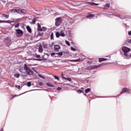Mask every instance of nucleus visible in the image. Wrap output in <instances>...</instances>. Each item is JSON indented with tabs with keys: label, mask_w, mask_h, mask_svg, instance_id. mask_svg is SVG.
Masks as SVG:
<instances>
[{
	"label": "nucleus",
	"mask_w": 131,
	"mask_h": 131,
	"mask_svg": "<svg viewBox=\"0 0 131 131\" xmlns=\"http://www.w3.org/2000/svg\"><path fill=\"white\" fill-rule=\"evenodd\" d=\"M61 23H62V21H61V18L60 17H58L55 19L56 26H59Z\"/></svg>",
	"instance_id": "423d86ee"
},
{
	"label": "nucleus",
	"mask_w": 131,
	"mask_h": 131,
	"mask_svg": "<svg viewBox=\"0 0 131 131\" xmlns=\"http://www.w3.org/2000/svg\"><path fill=\"white\" fill-rule=\"evenodd\" d=\"M15 97H18V95H13V97L11 98V99H14V98H15Z\"/></svg>",
	"instance_id": "a19ab883"
},
{
	"label": "nucleus",
	"mask_w": 131,
	"mask_h": 131,
	"mask_svg": "<svg viewBox=\"0 0 131 131\" xmlns=\"http://www.w3.org/2000/svg\"><path fill=\"white\" fill-rule=\"evenodd\" d=\"M39 77H41V78H45L41 76L40 75H39Z\"/></svg>",
	"instance_id": "de8ad7c7"
},
{
	"label": "nucleus",
	"mask_w": 131,
	"mask_h": 131,
	"mask_svg": "<svg viewBox=\"0 0 131 131\" xmlns=\"http://www.w3.org/2000/svg\"><path fill=\"white\" fill-rule=\"evenodd\" d=\"M16 88H17V89H18V90H20V85H16L15 86Z\"/></svg>",
	"instance_id": "37998d69"
},
{
	"label": "nucleus",
	"mask_w": 131,
	"mask_h": 131,
	"mask_svg": "<svg viewBox=\"0 0 131 131\" xmlns=\"http://www.w3.org/2000/svg\"><path fill=\"white\" fill-rule=\"evenodd\" d=\"M112 15H114V14H112Z\"/></svg>",
	"instance_id": "6e6d98bb"
},
{
	"label": "nucleus",
	"mask_w": 131,
	"mask_h": 131,
	"mask_svg": "<svg viewBox=\"0 0 131 131\" xmlns=\"http://www.w3.org/2000/svg\"><path fill=\"white\" fill-rule=\"evenodd\" d=\"M77 93H78V94H81V93H83V91L82 90H77Z\"/></svg>",
	"instance_id": "72a5a7b5"
},
{
	"label": "nucleus",
	"mask_w": 131,
	"mask_h": 131,
	"mask_svg": "<svg viewBox=\"0 0 131 131\" xmlns=\"http://www.w3.org/2000/svg\"><path fill=\"white\" fill-rule=\"evenodd\" d=\"M55 55H56V53H52L51 54V56H52V57H54V56H55Z\"/></svg>",
	"instance_id": "58836bf2"
},
{
	"label": "nucleus",
	"mask_w": 131,
	"mask_h": 131,
	"mask_svg": "<svg viewBox=\"0 0 131 131\" xmlns=\"http://www.w3.org/2000/svg\"><path fill=\"white\" fill-rule=\"evenodd\" d=\"M41 26L40 25V24H39V23L37 24V30L38 31H41Z\"/></svg>",
	"instance_id": "4468645a"
},
{
	"label": "nucleus",
	"mask_w": 131,
	"mask_h": 131,
	"mask_svg": "<svg viewBox=\"0 0 131 131\" xmlns=\"http://www.w3.org/2000/svg\"><path fill=\"white\" fill-rule=\"evenodd\" d=\"M91 92V89L90 88H88L86 89H85V93H86V94H88V93Z\"/></svg>",
	"instance_id": "b1692460"
},
{
	"label": "nucleus",
	"mask_w": 131,
	"mask_h": 131,
	"mask_svg": "<svg viewBox=\"0 0 131 131\" xmlns=\"http://www.w3.org/2000/svg\"><path fill=\"white\" fill-rule=\"evenodd\" d=\"M24 69L28 75H33V71H32L30 68H29V67H28V65L25 64H24Z\"/></svg>",
	"instance_id": "f03ea898"
},
{
	"label": "nucleus",
	"mask_w": 131,
	"mask_h": 131,
	"mask_svg": "<svg viewBox=\"0 0 131 131\" xmlns=\"http://www.w3.org/2000/svg\"><path fill=\"white\" fill-rule=\"evenodd\" d=\"M42 35H43V33L39 32L38 33L37 36H42Z\"/></svg>",
	"instance_id": "c756f323"
},
{
	"label": "nucleus",
	"mask_w": 131,
	"mask_h": 131,
	"mask_svg": "<svg viewBox=\"0 0 131 131\" xmlns=\"http://www.w3.org/2000/svg\"><path fill=\"white\" fill-rule=\"evenodd\" d=\"M71 61V62H82V61H83V59L79 58L77 59H73Z\"/></svg>",
	"instance_id": "9d476101"
},
{
	"label": "nucleus",
	"mask_w": 131,
	"mask_h": 131,
	"mask_svg": "<svg viewBox=\"0 0 131 131\" xmlns=\"http://www.w3.org/2000/svg\"><path fill=\"white\" fill-rule=\"evenodd\" d=\"M55 35H56V37L57 38L60 37V33H59V32H56L55 33Z\"/></svg>",
	"instance_id": "412c9836"
},
{
	"label": "nucleus",
	"mask_w": 131,
	"mask_h": 131,
	"mask_svg": "<svg viewBox=\"0 0 131 131\" xmlns=\"http://www.w3.org/2000/svg\"><path fill=\"white\" fill-rule=\"evenodd\" d=\"M102 65H107V63H102Z\"/></svg>",
	"instance_id": "09e8293b"
},
{
	"label": "nucleus",
	"mask_w": 131,
	"mask_h": 131,
	"mask_svg": "<svg viewBox=\"0 0 131 131\" xmlns=\"http://www.w3.org/2000/svg\"><path fill=\"white\" fill-rule=\"evenodd\" d=\"M60 49H61V47L58 45H54V51L55 52H59Z\"/></svg>",
	"instance_id": "6e6552de"
},
{
	"label": "nucleus",
	"mask_w": 131,
	"mask_h": 131,
	"mask_svg": "<svg viewBox=\"0 0 131 131\" xmlns=\"http://www.w3.org/2000/svg\"><path fill=\"white\" fill-rule=\"evenodd\" d=\"M43 50L42 49V47L41 46H40L39 48V53H42Z\"/></svg>",
	"instance_id": "4be33fe9"
},
{
	"label": "nucleus",
	"mask_w": 131,
	"mask_h": 131,
	"mask_svg": "<svg viewBox=\"0 0 131 131\" xmlns=\"http://www.w3.org/2000/svg\"><path fill=\"white\" fill-rule=\"evenodd\" d=\"M47 31V28L43 27L41 28V31Z\"/></svg>",
	"instance_id": "7c9ffc66"
},
{
	"label": "nucleus",
	"mask_w": 131,
	"mask_h": 131,
	"mask_svg": "<svg viewBox=\"0 0 131 131\" xmlns=\"http://www.w3.org/2000/svg\"><path fill=\"white\" fill-rule=\"evenodd\" d=\"M87 63L88 64H89V65H91V64H92V63H93V61H88Z\"/></svg>",
	"instance_id": "4c0bfd02"
},
{
	"label": "nucleus",
	"mask_w": 131,
	"mask_h": 131,
	"mask_svg": "<svg viewBox=\"0 0 131 131\" xmlns=\"http://www.w3.org/2000/svg\"><path fill=\"white\" fill-rule=\"evenodd\" d=\"M94 17H95V15L94 14H90L86 16V18H94Z\"/></svg>",
	"instance_id": "6ab92c4d"
},
{
	"label": "nucleus",
	"mask_w": 131,
	"mask_h": 131,
	"mask_svg": "<svg viewBox=\"0 0 131 131\" xmlns=\"http://www.w3.org/2000/svg\"><path fill=\"white\" fill-rule=\"evenodd\" d=\"M107 60H109V59H107V58H99V62L101 63V62H103V61H107Z\"/></svg>",
	"instance_id": "2eb2a0df"
},
{
	"label": "nucleus",
	"mask_w": 131,
	"mask_h": 131,
	"mask_svg": "<svg viewBox=\"0 0 131 131\" xmlns=\"http://www.w3.org/2000/svg\"><path fill=\"white\" fill-rule=\"evenodd\" d=\"M3 16L6 18V19H8V18H9V15H8V14H3Z\"/></svg>",
	"instance_id": "a878e982"
},
{
	"label": "nucleus",
	"mask_w": 131,
	"mask_h": 131,
	"mask_svg": "<svg viewBox=\"0 0 131 131\" xmlns=\"http://www.w3.org/2000/svg\"><path fill=\"white\" fill-rule=\"evenodd\" d=\"M5 42H7V43H10L11 42V38L9 37H7L5 39Z\"/></svg>",
	"instance_id": "9b49d317"
},
{
	"label": "nucleus",
	"mask_w": 131,
	"mask_h": 131,
	"mask_svg": "<svg viewBox=\"0 0 131 131\" xmlns=\"http://www.w3.org/2000/svg\"><path fill=\"white\" fill-rule=\"evenodd\" d=\"M36 58H40V55H36Z\"/></svg>",
	"instance_id": "a18cd8bd"
},
{
	"label": "nucleus",
	"mask_w": 131,
	"mask_h": 131,
	"mask_svg": "<svg viewBox=\"0 0 131 131\" xmlns=\"http://www.w3.org/2000/svg\"><path fill=\"white\" fill-rule=\"evenodd\" d=\"M61 88H60V87H58V88H57V90L58 91H60V90H61Z\"/></svg>",
	"instance_id": "49530a36"
},
{
	"label": "nucleus",
	"mask_w": 131,
	"mask_h": 131,
	"mask_svg": "<svg viewBox=\"0 0 131 131\" xmlns=\"http://www.w3.org/2000/svg\"><path fill=\"white\" fill-rule=\"evenodd\" d=\"M65 42L66 45H67V46H70V42L69 41H68L67 40H66Z\"/></svg>",
	"instance_id": "c85d7f7f"
},
{
	"label": "nucleus",
	"mask_w": 131,
	"mask_h": 131,
	"mask_svg": "<svg viewBox=\"0 0 131 131\" xmlns=\"http://www.w3.org/2000/svg\"><path fill=\"white\" fill-rule=\"evenodd\" d=\"M1 131H3V129H2V130Z\"/></svg>",
	"instance_id": "5fc2aeb1"
},
{
	"label": "nucleus",
	"mask_w": 131,
	"mask_h": 131,
	"mask_svg": "<svg viewBox=\"0 0 131 131\" xmlns=\"http://www.w3.org/2000/svg\"><path fill=\"white\" fill-rule=\"evenodd\" d=\"M129 57L131 58V54H130Z\"/></svg>",
	"instance_id": "603ef678"
},
{
	"label": "nucleus",
	"mask_w": 131,
	"mask_h": 131,
	"mask_svg": "<svg viewBox=\"0 0 131 131\" xmlns=\"http://www.w3.org/2000/svg\"><path fill=\"white\" fill-rule=\"evenodd\" d=\"M84 96H88V95H86V94H84Z\"/></svg>",
	"instance_id": "864d4df0"
},
{
	"label": "nucleus",
	"mask_w": 131,
	"mask_h": 131,
	"mask_svg": "<svg viewBox=\"0 0 131 131\" xmlns=\"http://www.w3.org/2000/svg\"><path fill=\"white\" fill-rule=\"evenodd\" d=\"M19 26H20V23H18L14 26L15 28H18V27H19Z\"/></svg>",
	"instance_id": "2f4dec72"
},
{
	"label": "nucleus",
	"mask_w": 131,
	"mask_h": 131,
	"mask_svg": "<svg viewBox=\"0 0 131 131\" xmlns=\"http://www.w3.org/2000/svg\"><path fill=\"white\" fill-rule=\"evenodd\" d=\"M127 92H129V90L127 88H123L120 92V95H122V94H124V93H127Z\"/></svg>",
	"instance_id": "1a4fd4ad"
},
{
	"label": "nucleus",
	"mask_w": 131,
	"mask_h": 131,
	"mask_svg": "<svg viewBox=\"0 0 131 131\" xmlns=\"http://www.w3.org/2000/svg\"><path fill=\"white\" fill-rule=\"evenodd\" d=\"M89 5H90L91 6H99V4H96L93 2H89Z\"/></svg>",
	"instance_id": "dca6fc26"
},
{
	"label": "nucleus",
	"mask_w": 131,
	"mask_h": 131,
	"mask_svg": "<svg viewBox=\"0 0 131 131\" xmlns=\"http://www.w3.org/2000/svg\"><path fill=\"white\" fill-rule=\"evenodd\" d=\"M26 29L28 32H29V33H32V30H31V28H30V26H27Z\"/></svg>",
	"instance_id": "f8f14e48"
},
{
	"label": "nucleus",
	"mask_w": 131,
	"mask_h": 131,
	"mask_svg": "<svg viewBox=\"0 0 131 131\" xmlns=\"http://www.w3.org/2000/svg\"><path fill=\"white\" fill-rule=\"evenodd\" d=\"M127 42H128L129 43H131V39H128Z\"/></svg>",
	"instance_id": "c03bdc74"
},
{
	"label": "nucleus",
	"mask_w": 131,
	"mask_h": 131,
	"mask_svg": "<svg viewBox=\"0 0 131 131\" xmlns=\"http://www.w3.org/2000/svg\"><path fill=\"white\" fill-rule=\"evenodd\" d=\"M16 13L20 15H25V14H26V11L24 9H16Z\"/></svg>",
	"instance_id": "39448f33"
},
{
	"label": "nucleus",
	"mask_w": 131,
	"mask_h": 131,
	"mask_svg": "<svg viewBox=\"0 0 131 131\" xmlns=\"http://www.w3.org/2000/svg\"><path fill=\"white\" fill-rule=\"evenodd\" d=\"M54 77L55 79H57V80H59V77L58 76H54Z\"/></svg>",
	"instance_id": "c9c22d12"
},
{
	"label": "nucleus",
	"mask_w": 131,
	"mask_h": 131,
	"mask_svg": "<svg viewBox=\"0 0 131 131\" xmlns=\"http://www.w3.org/2000/svg\"><path fill=\"white\" fill-rule=\"evenodd\" d=\"M54 39V33H52L51 34V40Z\"/></svg>",
	"instance_id": "cd10ccee"
},
{
	"label": "nucleus",
	"mask_w": 131,
	"mask_h": 131,
	"mask_svg": "<svg viewBox=\"0 0 131 131\" xmlns=\"http://www.w3.org/2000/svg\"><path fill=\"white\" fill-rule=\"evenodd\" d=\"M101 65L98 66H90L86 67V70H94V69H97L98 67H100Z\"/></svg>",
	"instance_id": "20e7f679"
},
{
	"label": "nucleus",
	"mask_w": 131,
	"mask_h": 131,
	"mask_svg": "<svg viewBox=\"0 0 131 131\" xmlns=\"http://www.w3.org/2000/svg\"><path fill=\"white\" fill-rule=\"evenodd\" d=\"M24 34V32L22 30L20 29L15 30V35L17 38H20L21 37H23Z\"/></svg>",
	"instance_id": "f257e3e1"
},
{
	"label": "nucleus",
	"mask_w": 131,
	"mask_h": 131,
	"mask_svg": "<svg viewBox=\"0 0 131 131\" xmlns=\"http://www.w3.org/2000/svg\"><path fill=\"white\" fill-rule=\"evenodd\" d=\"M27 86L29 87V88H30L31 86V82H29L27 83Z\"/></svg>",
	"instance_id": "473e14b6"
},
{
	"label": "nucleus",
	"mask_w": 131,
	"mask_h": 131,
	"mask_svg": "<svg viewBox=\"0 0 131 131\" xmlns=\"http://www.w3.org/2000/svg\"><path fill=\"white\" fill-rule=\"evenodd\" d=\"M19 21V18L16 19H12V20H0V23H14V22H17Z\"/></svg>",
	"instance_id": "7ed1b4c3"
},
{
	"label": "nucleus",
	"mask_w": 131,
	"mask_h": 131,
	"mask_svg": "<svg viewBox=\"0 0 131 131\" xmlns=\"http://www.w3.org/2000/svg\"><path fill=\"white\" fill-rule=\"evenodd\" d=\"M124 56H125L126 57H127V52H124Z\"/></svg>",
	"instance_id": "ea45409f"
},
{
	"label": "nucleus",
	"mask_w": 131,
	"mask_h": 131,
	"mask_svg": "<svg viewBox=\"0 0 131 131\" xmlns=\"http://www.w3.org/2000/svg\"><path fill=\"white\" fill-rule=\"evenodd\" d=\"M72 51H73L74 52H75V51H76V49L75 48H74V47H71V48Z\"/></svg>",
	"instance_id": "e433bc0d"
},
{
	"label": "nucleus",
	"mask_w": 131,
	"mask_h": 131,
	"mask_svg": "<svg viewBox=\"0 0 131 131\" xmlns=\"http://www.w3.org/2000/svg\"><path fill=\"white\" fill-rule=\"evenodd\" d=\"M104 8H107V9H109L110 8V4L107 3L104 5Z\"/></svg>",
	"instance_id": "a211bd4d"
},
{
	"label": "nucleus",
	"mask_w": 131,
	"mask_h": 131,
	"mask_svg": "<svg viewBox=\"0 0 131 131\" xmlns=\"http://www.w3.org/2000/svg\"><path fill=\"white\" fill-rule=\"evenodd\" d=\"M122 51L124 53H128V52H130V49H129L126 47H123L122 48Z\"/></svg>",
	"instance_id": "0eeeda50"
},
{
	"label": "nucleus",
	"mask_w": 131,
	"mask_h": 131,
	"mask_svg": "<svg viewBox=\"0 0 131 131\" xmlns=\"http://www.w3.org/2000/svg\"><path fill=\"white\" fill-rule=\"evenodd\" d=\"M35 22H36V19L34 18L32 19V24H35Z\"/></svg>",
	"instance_id": "f704fd0d"
},
{
	"label": "nucleus",
	"mask_w": 131,
	"mask_h": 131,
	"mask_svg": "<svg viewBox=\"0 0 131 131\" xmlns=\"http://www.w3.org/2000/svg\"><path fill=\"white\" fill-rule=\"evenodd\" d=\"M56 55H58V56L61 57V56H63V52H61L56 53Z\"/></svg>",
	"instance_id": "aec40b11"
},
{
	"label": "nucleus",
	"mask_w": 131,
	"mask_h": 131,
	"mask_svg": "<svg viewBox=\"0 0 131 131\" xmlns=\"http://www.w3.org/2000/svg\"><path fill=\"white\" fill-rule=\"evenodd\" d=\"M47 85L50 86L51 88H54V85L51 83H47Z\"/></svg>",
	"instance_id": "5701e85b"
},
{
	"label": "nucleus",
	"mask_w": 131,
	"mask_h": 131,
	"mask_svg": "<svg viewBox=\"0 0 131 131\" xmlns=\"http://www.w3.org/2000/svg\"><path fill=\"white\" fill-rule=\"evenodd\" d=\"M11 13H17V9H12L11 10Z\"/></svg>",
	"instance_id": "bb28decb"
},
{
	"label": "nucleus",
	"mask_w": 131,
	"mask_h": 131,
	"mask_svg": "<svg viewBox=\"0 0 131 131\" xmlns=\"http://www.w3.org/2000/svg\"><path fill=\"white\" fill-rule=\"evenodd\" d=\"M59 34L60 36H62V37H64V36H65V34L64 33V31L63 30H61Z\"/></svg>",
	"instance_id": "f3484780"
},
{
	"label": "nucleus",
	"mask_w": 131,
	"mask_h": 131,
	"mask_svg": "<svg viewBox=\"0 0 131 131\" xmlns=\"http://www.w3.org/2000/svg\"><path fill=\"white\" fill-rule=\"evenodd\" d=\"M14 77H16V78H19V77H20V74H15L14 75Z\"/></svg>",
	"instance_id": "393cba45"
},
{
	"label": "nucleus",
	"mask_w": 131,
	"mask_h": 131,
	"mask_svg": "<svg viewBox=\"0 0 131 131\" xmlns=\"http://www.w3.org/2000/svg\"><path fill=\"white\" fill-rule=\"evenodd\" d=\"M62 79H65V80H68V81H72V79H71V78H66L64 76H63V75H62Z\"/></svg>",
	"instance_id": "ddd939ff"
},
{
	"label": "nucleus",
	"mask_w": 131,
	"mask_h": 131,
	"mask_svg": "<svg viewBox=\"0 0 131 131\" xmlns=\"http://www.w3.org/2000/svg\"><path fill=\"white\" fill-rule=\"evenodd\" d=\"M81 90H83V88H81Z\"/></svg>",
	"instance_id": "3c124183"
},
{
	"label": "nucleus",
	"mask_w": 131,
	"mask_h": 131,
	"mask_svg": "<svg viewBox=\"0 0 131 131\" xmlns=\"http://www.w3.org/2000/svg\"><path fill=\"white\" fill-rule=\"evenodd\" d=\"M20 72H21V73H23V72H22V70H20Z\"/></svg>",
	"instance_id": "8fccbe9b"
},
{
	"label": "nucleus",
	"mask_w": 131,
	"mask_h": 131,
	"mask_svg": "<svg viewBox=\"0 0 131 131\" xmlns=\"http://www.w3.org/2000/svg\"><path fill=\"white\" fill-rule=\"evenodd\" d=\"M115 16H116V17H119V18H120V17H121V15L118 14V15H115Z\"/></svg>",
	"instance_id": "79ce46f5"
}]
</instances>
